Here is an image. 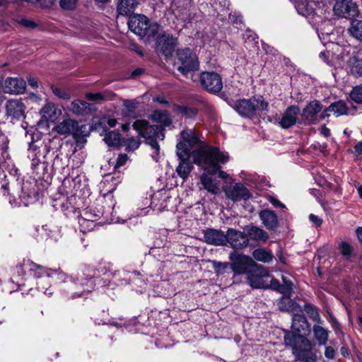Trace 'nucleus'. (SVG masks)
<instances>
[{
    "label": "nucleus",
    "instance_id": "15",
    "mask_svg": "<svg viewBox=\"0 0 362 362\" xmlns=\"http://www.w3.org/2000/svg\"><path fill=\"white\" fill-rule=\"evenodd\" d=\"M300 110L298 105L288 107L282 115L279 125L283 129H288L296 124Z\"/></svg>",
    "mask_w": 362,
    "mask_h": 362
},
{
    "label": "nucleus",
    "instance_id": "36",
    "mask_svg": "<svg viewBox=\"0 0 362 362\" xmlns=\"http://www.w3.org/2000/svg\"><path fill=\"white\" fill-rule=\"evenodd\" d=\"M175 110L188 118H194L197 115V109L187 106H177Z\"/></svg>",
    "mask_w": 362,
    "mask_h": 362
},
{
    "label": "nucleus",
    "instance_id": "38",
    "mask_svg": "<svg viewBox=\"0 0 362 362\" xmlns=\"http://www.w3.org/2000/svg\"><path fill=\"white\" fill-rule=\"evenodd\" d=\"M350 98L356 103H362V85L356 86L352 89Z\"/></svg>",
    "mask_w": 362,
    "mask_h": 362
},
{
    "label": "nucleus",
    "instance_id": "30",
    "mask_svg": "<svg viewBox=\"0 0 362 362\" xmlns=\"http://www.w3.org/2000/svg\"><path fill=\"white\" fill-rule=\"evenodd\" d=\"M252 256L256 260L262 262H269L274 257L271 252L262 248L255 250L252 252Z\"/></svg>",
    "mask_w": 362,
    "mask_h": 362
},
{
    "label": "nucleus",
    "instance_id": "25",
    "mask_svg": "<svg viewBox=\"0 0 362 362\" xmlns=\"http://www.w3.org/2000/svg\"><path fill=\"white\" fill-rule=\"evenodd\" d=\"M170 198V197L165 192H158L153 196L151 204L154 208V209L158 211H163L167 209V201Z\"/></svg>",
    "mask_w": 362,
    "mask_h": 362
},
{
    "label": "nucleus",
    "instance_id": "4",
    "mask_svg": "<svg viewBox=\"0 0 362 362\" xmlns=\"http://www.w3.org/2000/svg\"><path fill=\"white\" fill-rule=\"evenodd\" d=\"M133 127L139 134L146 139L152 150V158L156 162L160 158L159 145L157 140H163L164 139L163 129L158 125H149L145 120H136L133 124Z\"/></svg>",
    "mask_w": 362,
    "mask_h": 362
},
{
    "label": "nucleus",
    "instance_id": "26",
    "mask_svg": "<svg viewBox=\"0 0 362 362\" xmlns=\"http://www.w3.org/2000/svg\"><path fill=\"white\" fill-rule=\"evenodd\" d=\"M69 110L76 115H86L93 110V105L83 100H76L71 103Z\"/></svg>",
    "mask_w": 362,
    "mask_h": 362
},
{
    "label": "nucleus",
    "instance_id": "52",
    "mask_svg": "<svg viewBox=\"0 0 362 362\" xmlns=\"http://www.w3.org/2000/svg\"><path fill=\"white\" fill-rule=\"evenodd\" d=\"M20 23L25 26V27H27V28H34L36 26L35 23L29 20V19H25V18H23L20 21Z\"/></svg>",
    "mask_w": 362,
    "mask_h": 362
},
{
    "label": "nucleus",
    "instance_id": "7",
    "mask_svg": "<svg viewBox=\"0 0 362 362\" xmlns=\"http://www.w3.org/2000/svg\"><path fill=\"white\" fill-rule=\"evenodd\" d=\"M229 259L231 261L230 267L235 274H246L250 272H258L257 264L252 257L233 252L230 254Z\"/></svg>",
    "mask_w": 362,
    "mask_h": 362
},
{
    "label": "nucleus",
    "instance_id": "27",
    "mask_svg": "<svg viewBox=\"0 0 362 362\" xmlns=\"http://www.w3.org/2000/svg\"><path fill=\"white\" fill-rule=\"evenodd\" d=\"M139 0H119L117 12L122 16L130 14L139 4Z\"/></svg>",
    "mask_w": 362,
    "mask_h": 362
},
{
    "label": "nucleus",
    "instance_id": "14",
    "mask_svg": "<svg viewBox=\"0 0 362 362\" xmlns=\"http://www.w3.org/2000/svg\"><path fill=\"white\" fill-rule=\"evenodd\" d=\"M30 270L35 271V276L37 278L42 277L44 275L47 277H50L57 282H62L66 279V274L59 269H51L48 268H44L41 265L31 262Z\"/></svg>",
    "mask_w": 362,
    "mask_h": 362
},
{
    "label": "nucleus",
    "instance_id": "18",
    "mask_svg": "<svg viewBox=\"0 0 362 362\" xmlns=\"http://www.w3.org/2000/svg\"><path fill=\"white\" fill-rule=\"evenodd\" d=\"M58 134L78 135V124L71 119H66L58 124L54 129Z\"/></svg>",
    "mask_w": 362,
    "mask_h": 362
},
{
    "label": "nucleus",
    "instance_id": "56",
    "mask_svg": "<svg viewBox=\"0 0 362 362\" xmlns=\"http://www.w3.org/2000/svg\"><path fill=\"white\" fill-rule=\"evenodd\" d=\"M354 149L358 155H362V141L358 142L354 146Z\"/></svg>",
    "mask_w": 362,
    "mask_h": 362
},
{
    "label": "nucleus",
    "instance_id": "55",
    "mask_svg": "<svg viewBox=\"0 0 362 362\" xmlns=\"http://www.w3.org/2000/svg\"><path fill=\"white\" fill-rule=\"evenodd\" d=\"M28 85L33 88H35L38 86L37 81L36 78H35L33 77L29 76L28 78Z\"/></svg>",
    "mask_w": 362,
    "mask_h": 362
},
{
    "label": "nucleus",
    "instance_id": "28",
    "mask_svg": "<svg viewBox=\"0 0 362 362\" xmlns=\"http://www.w3.org/2000/svg\"><path fill=\"white\" fill-rule=\"evenodd\" d=\"M314 339L319 346L325 345L328 341L329 332L324 327L315 325L313 327Z\"/></svg>",
    "mask_w": 362,
    "mask_h": 362
},
{
    "label": "nucleus",
    "instance_id": "63",
    "mask_svg": "<svg viewBox=\"0 0 362 362\" xmlns=\"http://www.w3.org/2000/svg\"><path fill=\"white\" fill-rule=\"evenodd\" d=\"M130 128V124L129 123H125L122 125V129L123 131H128Z\"/></svg>",
    "mask_w": 362,
    "mask_h": 362
},
{
    "label": "nucleus",
    "instance_id": "44",
    "mask_svg": "<svg viewBox=\"0 0 362 362\" xmlns=\"http://www.w3.org/2000/svg\"><path fill=\"white\" fill-rule=\"evenodd\" d=\"M53 93L59 98L67 100L70 98V94L66 90L57 86H52Z\"/></svg>",
    "mask_w": 362,
    "mask_h": 362
},
{
    "label": "nucleus",
    "instance_id": "40",
    "mask_svg": "<svg viewBox=\"0 0 362 362\" xmlns=\"http://www.w3.org/2000/svg\"><path fill=\"white\" fill-rule=\"evenodd\" d=\"M126 148L129 151H134L140 146V141L138 139L132 137L124 141Z\"/></svg>",
    "mask_w": 362,
    "mask_h": 362
},
{
    "label": "nucleus",
    "instance_id": "62",
    "mask_svg": "<svg viewBox=\"0 0 362 362\" xmlns=\"http://www.w3.org/2000/svg\"><path fill=\"white\" fill-rule=\"evenodd\" d=\"M340 352L341 354V355H343L344 357H346L349 356V352H348V350L346 347L344 346H342L341 349H340Z\"/></svg>",
    "mask_w": 362,
    "mask_h": 362
},
{
    "label": "nucleus",
    "instance_id": "11",
    "mask_svg": "<svg viewBox=\"0 0 362 362\" xmlns=\"http://www.w3.org/2000/svg\"><path fill=\"white\" fill-rule=\"evenodd\" d=\"M224 192L227 198L233 202L246 200L250 197V193L247 188L240 182L226 187Z\"/></svg>",
    "mask_w": 362,
    "mask_h": 362
},
{
    "label": "nucleus",
    "instance_id": "41",
    "mask_svg": "<svg viewBox=\"0 0 362 362\" xmlns=\"http://www.w3.org/2000/svg\"><path fill=\"white\" fill-rule=\"evenodd\" d=\"M293 303L292 300L289 298H282L279 301V307L281 310L283 311H289Z\"/></svg>",
    "mask_w": 362,
    "mask_h": 362
},
{
    "label": "nucleus",
    "instance_id": "58",
    "mask_svg": "<svg viewBox=\"0 0 362 362\" xmlns=\"http://www.w3.org/2000/svg\"><path fill=\"white\" fill-rule=\"evenodd\" d=\"M124 104L128 108H129V107L134 108L135 107V103L134 101L126 100V101H124Z\"/></svg>",
    "mask_w": 362,
    "mask_h": 362
},
{
    "label": "nucleus",
    "instance_id": "23",
    "mask_svg": "<svg viewBox=\"0 0 362 362\" xmlns=\"http://www.w3.org/2000/svg\"><path fill=\"white\" fill-rule=\"evenodd\" d=\"M259 218L264 226L269 230H273L278 226L277 216L272 210L265 209L261 211Z\"/></svg>",
    "mask_w": 362,
    "mask_h": 362
},
{
    "label": "nucleus",
    "instance_id": "34",
    "mask_svg": "<svg viewBox=\"0 0 362 362\" xmlns=\"http://www.w3.org/2000/svg\"><path fill=\"white\" fill-rule=\"evenodd\" d=\"M153 120L160 122L164 127H168L171 124V119L166 111H155L152 115Z\"/></svg>",
    "mask_w": 362,
    "mask_h": 362
},
{
    "label": "nucleus",
    "instance_id": "49",
    "mask_svg": "<svg viewBox=\"0 0 362 362\" xmlns=\"http://www.w3.org/2000/svg\"><path fill=\"white\" fill-rule=\"evenodd\" d=\"M127 155H125V154L119 155L117 159V163L115 165V168L117 169V168H119L121 166L124 165L125 164V163L127 162Z\"/></svg>",
    "mask_w": 362,
    "mask_h": 362
},
{
    "label": "nucleus",
    "instance_id": "29",
    "mask_svg": "<svg viewBox=\"0 0 362 362\" xmlns=\"http://www.w3.org/2000/svg\"><path fill=\"white\" fill-rule=\"evenodd\" d=\"M201 182L204 189L212 194H217L219 188L217 182L207 175H203L201 177Z\"/></svg>",
    "mask_w": 362,
    "mask_h": 362
},
{
    "label": "nucleus",
    "instance_id": "21",
    "mask_svg": "<svg viewBox=\"0 0 362 362\" xmlns=\"http://www.w3.org/2000/svg\"><path fill=\"white\" fill-rule=\"evenodd\" d=\"M6 108L8 116L19 119L23 116L25 107L20 100H10L7 102Z\"/></svg>",
    "mask_w": 362,
    "mask_h": 362
},
{
    "label": "nucleus",
    "instance_id": "43",
    "mask_svg": "<svg viewBox=\"0 0 362 362\" xmlns=\"http://www.w3.org/2000/svg\"><path fill=\"white\" fill-rule=\"evenodd\" d=\"M306 313L310 315V317L315 322H319L320 321V315L317 310V309L312 305H306L305 306Z\"/></svg>",
    "mask_w": 362,
    "mask_h": 362
},
{
    "label": "nucleus",
    "instance_id": "12",
    "mask_svg": "<svg viewBox=\"0 0 362 362\" xmlns=\"http://www.w3.org/2000/svg\"><path fill=\"white\" fill-rule=\"evenodd\" d=\"M226 243L234 249H243L248 245L249 238L245 231L229 228L226 233Z\"/></svg>",
    "mask_w": 362,
    "mask_h": 362
},
{
    "label": "nucleus",
    "instance_id": "24",
    "mask_svg": "<svg viewBox=\"0 0 362 362\" xmlns=\"http://www.w3.org/2000/svg\"><path fill=\"white\" fill-rule=\"evenodd\" d=\"M245 232L247 238L249 237L251 240H253L265 242L269 238L267 233L265 232L263 229L257 226H247L245 228Z\"/></svg>",
    "mask_w": 362,
    "mask_h": 362
},
{
    "label": "nucleus",
    "instance_id": "61",
    "mask_svg": "<svg viewBox=\"0 0 362 362\" xmlns=\"http://www.w3.org/2000/svg\"><path fill=\"white\" fill-rule=\"evenodd\" d=\"M321 132L323 135H325V136H328L329 135V129H327V127H322V129H321Z\"/></svg>",
    "mask_w": 362,
    "mask_h": 362
},
{
    "label": "nucleus",
    "instance_id": "3",
    "mask_svg": "<svg viewBox=\"0 0 362 362\" xmlns=\"http://www.w3.org/2000/svg\"><path fill=\"white\" fill-rule=\"evenodd\" d=\"M229 160L227 153L221 151L218 148L205 146L202 149L197 151L194 153V163L201 166L211 175L218 173V177L226 178L228 174L221 170L220 164H224Z\"/></svg>",
    "mask_w": 362,
    "mask_h": 362
},
{
    "label": "nucleus",
    "instance_id": "33",
    "mask_svg": "<svg viewBox=\"0 0 362 362\" xmlns=\"http://www.w3.org/2000/svg\"><path fill=\"white\" fill-rule=\"evenodd\" d=\"M350 71L356 76H362V61L358 59L356 57H352L349 60Z\"/></svg>",
    "mask_w": 362,
    "mask_h": 362
},
{
    "label": "nucleus",
    "instance_id": "5",
    "mask_svg": "<svg viewBox=\"0 0 362 362\" xmlns=\"http://www.w3.org/2000/svg\"><path fill=\"white\" fill-rule=\"evenodd\" d=\"M128 25L132 32L141 37H154L160 30L158 23H150L148 18L141 14L131 16Z\"/></svg>",
    "mask_w": 362,
    "mask_h": 362
},
{
    "label": "nucleus",
    "instance_id": "46",
    "mask_svg": "<svg viewBox=\"0 0 362 362\" xmlns=\"http://www.w3.org/2000/svg\"><path fill=\"white\" fill-rule=\"evenodd\" d=\"M284 284L281 285V293L288 294L291 292L293 288V283L283 277Z\"/></svg>",
    "mask_w": 362,
    "mask_h": 362
},
{
    "label": "nucleus",
    "instance_id": "9",
    "mask_svg": "<svg viewBox=\"0 0 362 362\" xmlns=\"http://www.w3.org/2000/svg\"><path fill=\"white\" fill-rule=\"evenodd\" d=\"M202 86L209 92L218 93L223 88L222 78L215 72H203L200 76Z\"/></svg>",
    "mask_w": 362,
    "mask_h": 362
},
{
    "label": "nucleus",
    "instance_id": "57",
    "mask_svg": "<svg viewBox=\"0 0 362 362\" xmlns=\"http://www.w3.org/2000/svg\"><path fill=\"white\" fill-rule=\"evenodd\" d=\"M356 232L359 242L362 244V227H358Z\"/></svg>",
    "mask_w": 362,
    "mask_h": 362
},
{
    "label": "nucleus",
    "instance_id": "54",
    "mask_svg": "<svg viewBox=\"0 0 362 362\" xmlns=\"http://www.w3.org/2000/svg\"><path fill=\"white\" fill-rule=\"evenodd\" d=\"M269 202L274 206H280L281 208H284L285 205L282 203H281L278 199H276L274 197H270L269 199Z\"/></svg>",
    "mask_w": 362,
    "mask_h": 362
},
{
    "label": "nucleus",
    "instance_id": "47",
    "mask_svg": "<svg viewBox=\"0 0 362 362\" xmlns=\"http://www.w3.org/2000/svg\"><path fill=\"white\" fill-rule=\"evenodd\" d=\"M86 98L88 100H91V101H99V100H103L104 99L103 95L100 93H88L86 94Z\"/></svg>",
    "mask_w": 362,
    "mask_h": 362
},
{
    "label": "nucleus",
    "instance_id": "39",
    "mask_svg": "<svg viewBox=\"0 0 362 362\" xmlns=\"http://www.w3.org/2000/svg\"><path fill=\"white\" fill-rule=\"evenodd\" d=\"M213 268L217 275L223 274L228 267V263L211 261Z\"/></svg>",
    "mask_w": 362,
    "mask_h": 362
},
{
    "label": "nucleus",
    "instance_id": "53",
    "mask_svg": "<svg viewBox=\"0 0 362 362\" xmlns=\"http://www.w3.org/2000/svg\"><path fill=\"white\" fill-rule=\"evenodd\" d=\"M329 55L330 52L329 51L322 52L320 54V57L327 64H330V62L329 61Z\"/></svg>",
    "mask_w": 362,
    "mask_h": 362
},
{
    "label": "nucleus",
    "instance_id": "32",
    "mask_svg": "<svg viewBox=\"0 0 362 362\" xmlns=\"http://www.w3.org/2000/svg\"><path fill=\"white\" fill-rule=\"evenodd\" d=\"M327 111L333 112L338 117L346 114L347 107L344 101L339 100L331 104L327 109Z\"/></svg>",
    "mask_w": 362,
    "mask_h": 362
},
{
    "label": "nucleus",
    "instance_id": "8",
    "mask_svg": "<svg viewBox=\"0 0 362 362\" xmlns=\"http://www.w3.org/2000/svg\"><path fill=\"white\" fill-rule=\"evenodd\" d=\"M177 58L181 64L177 69L183 75L188 76L190 74L192 76V72L198 70L199 64L197 56L189 48L179 50Z\"/></svg>",
    "mask_w": 362,
    "mask_h": 362
},
{
    "label": "nucleus",
    "instance_id": "35",
    "mask_svg": "<svg viewBox=\"0 0 362 362\" xmlns=\"http://www.w3.org/2000/svg\"><path fill=\"white\" fill-rule=\"evenodd\" d=\"M104 140L108 146H116L120 144L121 136L119 132L112 131L105 134Z\"/></svg>",
    "mask_w": 362,
    "mask_h": 362
},
{
    "label": "nucleus",
    "instance_id": "13",
    "mask_svg": "<svg viewBox=\"0 0 362 362\" xmlns=\"http://www.w3.org/2000/svg\"><path fill=\"white\" fill-rule=\"evenodd\" d=\"M333 7L334 14L341 18H350L356 14V6L352 0H335Z\"/></svg>",
    "mask_w": 362,
    "mask_h": 362
},
{
    "label": "nucleus",
    "instance_id": "64",
    "mask_svg": "<svg viewBox=\"0 0 362 362\" xmlns=\"http://www.w3.org/2000/svg\"><path fill=\"white\" fill-rule=\"evenodd\" d=\"M357 191H358L360 198L362 199V185H360L359 187H358Z\"/></svg>",
    "mask_w": 362,
    "mask_h": 362
},
{
    "label": "nucleus",
    "instance_id": "6",
    "mask_svg": "<svg viewBox=\"0 0 362 362\" xmlns=\"http://www.w3.org/2000/svg\"><path fill=\"white\" fill-rule=\"evenodd\" d=\"M268 104L262 97L253 98L250 100L241 99L234 104L235 110L242 116L252 117L257 112L267 110Z\"/></svg>",
    "mask_w": 362,
    "mask_h": 362
},
{
    "label": "nucleus",
    "instance_id": "10",
    "mask_svg": "<svg viewBox=\"0 0 362 362\" xmlns=\"http://www.w3.org/2000/svg\"><path fill=\"white\" fill-rule=\"evenodd\" d=\"M257 268L258 272H250L247 275V283L253 288H266L268 282L264 278L269 277V272L261 265L257 264Z\"/></svg>",
    "mask_w": 362,
    "mask_h": 362
},
{
    "label": "nucleus",
    "instance_id": "50",
    "mask_svg": "<svg viewBox=\"0 0 362 362\" xmlns=\"http://www.w3.org/2000/svg\"><path fill=\"white\" fill-rule=\"evenodd\" d=\"M335 350L332 346H327L325 351V356L329 359H334L335 357Z\"/></svg>",
    "mask_w": 362,
    "mask_h": 362
},
{
    "label": "nucleus",
    "instance_id": "37",
    "mask_svg": "<svg viewBox=\"0 0 362 362\" xmlns=\"http://www.w3.org/2000/svg\"><path fill=\"white\" fill-rule=\"evenodd\" d=\"M40 150L36 148L29 149L28 157L31 160V166L33 169H35L40 163Z\"/></svg>",
    "mask_w": 362,
    "mask_h": 362
},
{
    "label": "nucleus",
    "instance_id": "1",
    "mask_svg": "<svg viewBox=\"0 0 362 362\" xmlns=\"http://www.w3.org/2000/svg\"><path fill=\"white\" fill-rule=\"evenodd\" d=\"M310 325L305 317L301 314L293 316L291 331L286 332L284 341L286 345L292 347L293 354L303 362H312L317 360V356L312 351V344L305 335L309 331Z\"/></svg>",
    "mask_w": 362,
    "mask_h": 362
},
{
    "label": "nucleus",
    "instance_id": "48",
    "mask_svg": "<svg viewBox=\"0 0 362 362\" xmlns=\"http://www.w3.org/2000/svg\"><path fill=\"white\" fill-rule=\"evenodd\" d=\"M267 288H272V289L278 291L280 293H281V285L280 284L278 280L275 279L273 277L271 278L269 284L268 283Z\"/></svg>",
    "mask_w": 362,
    "mask_h": 362
},
{
    "label": "nucleus",
    "instance_id": "22",
    "mask_svg": "<svg viewBox=\"0 0 362 362\" xmlns=\"http://www.w3.org/2000/svg\"><path fill=\"white\" fill-rule=\"evenodd\" d=\"M62 114L59 108L54 104L48 103L40 110V115L42 119L47 122L55 121Z\"/></svg>",
    "mask_w": 362,
    "mask_h": 362
},
{
    "label": "nucleus",
    "instance_id": "51",
    "mask_svg": "<svg viewBox=\"0 0 362 362\" xmlns=\"http://www.w3.org/2000/svg\"><path fill=\"white\" fill-rule=\"evenodd\" d=\"M309 219L316 227L320 226L322 223V220L314 214H310Z\"/></svg>",
    "mask_w": 362,
    "mask_h": 362
},
{
    "label": "nucleus",
    "instance_id": "20",
    "mask_svg": "<svg viewBox=\"0 0 362 362\" xmlns=\"http://www.w3.org/2000/svg\"><path fill=\"white\" fill-rule=\"evenodd\" d=\"M322 105L317 100L310 103L303 110L302 118L308 122H313L315 120L317 115L322 110Z\"/></svg>",
    "mask_w": 362,
    "mask_h": 362
},
{
    "label": "nucleus",
    "instance_id": "31",
    "mask_svg": "<svg viewBox=\"0 0 362 362\" xmlns=\"http://www.w3.org/2000/svg\"><path fill=\"white\" fill-rule=\"evenodd\" d=\"M349 32L354 37L362 41V21H352Z\"/></svg>",
    "mask_w": 362,
    "mask_h": 362
},
{
    "label": "nucleus",
    "instance_id": "17",
    "mask_svg": "<svg viewBox=\"0 0 362 362\" xmlns=\"http://www.w3.org/2000/svg\"><path fill=\"white\" fill-rule=\"evenodd\" d=\"M175 42L176 40L172 35L163 33L157 38V47L163 54L168 57L173 52Z\"/></svg>",
    "mask_w": 362,
    "mask_h": 362
},
{
    "label": "nucleus",
    "instance_id": "2",
    "mask_svg": "<svg viewBox=\"0 0 362 362\" xmlns=\"http://www.w3.org/2000/svg\"><path fill=\"white\" fill-rule=\"evenodd\" d=\"M205 147L199 141L194 129H187L180 133V140L177 144V154L181 160L177 168V174L186 178L192 170V165L188 161L192 156L194 161V153L197 151Z\"/></svg>",
    "mask_w": 362,
    "mask_h": 362
},
{
    "label": "nucleus",
    "instance_id": "42",
    "mask_svg": "<svg viewBox=\"0 0 362 362\" xmlns=\"http://www.w3.org/2000/svg\"><path fill=\"white\" fill-rule=\"evenodd\" d=\"M78 0H60L59 5L64 10H73L76 8Z\"/></svg>",
    "mask_w": 362,
    "mask_h": 362
},
{
    "label": "nucleus",
    "instance_id": "19",
    "mask_svg": "<svg viewBox=\"0 0 362 362\" xmlns=\"http://www.w3.org/2000/svg\"><path fill=\"white\" fill-rule=\"evenodd\" d=\"M204 238L207 243L214 245H223L226 243V234L212 228L204 232Z\"/></svg>",
    "mask_w": 362,
    "mask_h": 362
},
{
    "label": "nucleus",
    "instance_id": "59",
    "mask_svg": "<svg viewBox=\"0 0 362 362\" xmlns=\"http://www.w3.org/2000/svg\"><path fill=\"white\" fill-rule=\"evenodd\" d=\"M143 72H144V69H137L134 70V71H132V77L137 76L141 74Z\"/></svg>",
    "mask_w": 362,
    "mask_h": 362
},
{
    "label": "nucleus",
    "instance_id": "45",
    "mask_svg": "<svg viewBox=\"0 0 362 362\" xmlns=\"http://www.w3.org/2000/svg\"><path fill=\"white\" fill-rule=\"evenodd\" d=\"M339 250L341 255L346 257V259H348L351 256L353 251L352 247L346 242H343L341 243L339 246Z\"/></svg>",
    "mask_w": 362,
    "mask_h": 362
},
{
    "label": "nucleus",
    "instance_id": "16",
    "mask_svg": "<svg viewBox=\"0 0 362 362\" xmlns=\"http://www.w3.org/2000/svg\"><path fill=\"white\" fill-rule=\"evenodd\" d=\"M26 87L25 81L21 78H7L3 86V90L6 93L21 94L23 93Z\"/></svg>",
    "mask_w": 362,
    "mask_h": 362
},
{
    "label": "nucleus",
    "instance_id": "60",
    "mask_svg": "<svg viewBox=\"0 0 362 362\" xmlns=\"http://www.w3.org/2000/svg\"><path fill=\"white\" fill-rule=\"evenodd\" d=\"M117 124V120L114 118H109L107 119V124L110 127H114Z\"/></svg>",
    "mask_w": 362,
    "mask_h": 362
}]
</instances>
